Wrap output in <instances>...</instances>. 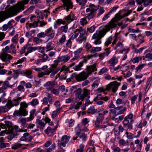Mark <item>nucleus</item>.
I'll list each match as a JSON object with an SVG mask.
<instances>
[{
	"label": "nucleus",
	"instance_id": "nucleus-10",
	"mask_svg": "<svg viewBox=\"0 0 152 152\" xmlns=\"http://www.w3.org/2000/svg\"><path fill=\"white\" fill-rule=\"evenodd\" d=\"M70 137V136H67L66 135L63 136L61 138V140L60 141V144L61 145L65 147L66 144L68 142Z\"/></svg>",
	"mask_w": 152,
	"mask_h": 152
},
{
	"label": "nucleus",
	"instance_id": "nucleus-18",
	"mask_svg": "<svg viewBox=\"0 0 152 152\" xmlns=\"http://www.w3.org/2000/svg\"><path fill=\"white\" fill-rule=\"evenodd\" d=\"M57 127L52 128L48 126L46 129L45 130V132L47 134H48L50 133H53L56 131Z\"/></svg>",
	"mask_w": 152,
	"mask_h": 152
},
{
	"label": "nucleus",
	"instance_id": "nucleus-33",
	"mask_svg": "<svg viewBox=\"0 0 152 152\" xmlns=\"http://www.w3.org/2000/svg\"><path fill=\"white\" fill-rule=\"evenodd\" d=\"M30 45V44L29 43L27 44L26 45L24 46L22 48V49L20 51V54H22L23 53H24L25 52V50L26 48H27L28 47V46H29Z\"/></svg>",
	"mask_w": 152,
	"mask_h": 152
},
{
	"label": "nucleus",
	"instance_id": "nucleus-30",
	"mask_svg": "<svg viewBox=\"0 0 152 152\" xmlns=\"http://www.w3.org/2000/svg\"><path fill=\"white\" fill-rule=\"evenodd\" d=\"M21 99L22 98L21 97H19L13 100L12 102L13 105L14 106L18 105L19 104V103L20 102V101Z\"/></svg>",
	"mask_w": 152,
	"mask_h": 152
},
{
	"label": "nucleus",
	"instance_id": "nucleus-32",
	"mask_svg": "<svg viewBox=\"0 0 152 152\" xmlns=\"http://www.w3.org/2000/svg\"><path fill=\"white\" fill-rule=\"evenodd\" d=\"M101 47H93L92 48V49L90 51V52L92 54H94L96 53V52L100 51L101 50Z\"/></svg>",
	"mask_w": 152,
	"mask_h": 152
},
{
	"label": "nucleus",
	"instance_id": "nucleus-42",
	"mask_svg": "<svg viewBox=\"0 0 152 152\" xmlns=\"http://www.w3.org/2000/svg\"><path fill=\"white\" fill-rule=\"evenodd\" d=\"M129 123V121L126 118V117H125L124 118V120L123 122V123L124 125V127L125 128H126L127 124Z\"/></svg>",
	"mask_w": 152,
	"mask_h": 152
},
{
	"label": "nucleus",
	"instance_id": "nucleus-13",
	"mask_svg": "<svg viewBox=\"0 0 152 152\" xmlns=\"http://www.w3.org/2000/svg\"><path fill=\"white\" fill-rule=\"evenodd\" d=\"M87 61V59L86 58H84L82 61L80 62L79 64L75 66L73 69L76 71L81 70V67L83 66L84 63H86Z\"/></svg>",
	"mask_w": 152,
	"mask_h": 152
},
{
	"label": "nucleus",
	"instance_id": "nucleus-38",
	"mask_svg": "<svg viewBox=\"0 0 152 152\" xmlns=\"http://www.w3.org/2000/svg\"><path fill=\"white\" fill-rule=\"evenodd\" d=\"M52 45V42H49L46 45V49H47L46 50V52L50 51L53 50V48L52 47L51 45Z\"/></svg>",
	"mask_w": 152,
	"mask_h": 152
},
{
	"label": "nucleus",
	"instance_id": "nucleus-48",
	"mask_svg": "<svg viewBox=\"0 0 152 152\" xmlns=\"http://www.w3.org/2000/svg\"><path fill=\"white\" fill-rule=\"evenodd\" d=\"M145 58H148V61H150L152 60V54L151 53H148L147 54Z\"/></svg>",
	"mask_w": 152,
	"mask_h": 152
},
{
	"label": "nucleus",
	"instance_id": "nucleus-60",
	"mask_svg": "<svg viewBox=\"0 0 152 152\" xmlns=\"http://www.w3.org/2000/svg\"><path fill=\"white\" fill-rule=\"evenodd\" d=\"M86 152H95V147L93 146V147L88 148L86 151Z\"/></svg>",
	"mask_w": 152,
	"mask_h": 152
},
{
	"label": "nucleus",
	"instance_id": "nucleus-34",
	"mask_svg": "<svg viewBox=\"0 0 152 152\" xmlns=\"http://www.w3.org/2000/svg\"><path fill=\"white\" fill-rule=\"evenodd\" d=\"M39 104L38 99H37L33 100L32 101L28 103V104L31 105L32 106H34Z\"/></svg>",
	"mask_w": 152,
	"mask_h": 152
},
{
	"label": "nucleus",
	"instance_id": "nucleus-55",
	"mask_svg": "<svg viewBox=\"0 0 152 152\" xmlns=\"http://www.w3.org/2000/svg\"><path fill=\"white\" fill-rule=\"evenodd\" d=\"M71 77L72 78H75L77 81H78V75H77L76 73H74L72 74L71 75Z\"/></svg>",
	"mask_w": 152,
	"mask_h": 152
},
{
	"label": "nucleus",
	"instance_id": "nucleus-7",
	"mask_svg": "<svg viewBox=\"0 0 152 152\" xmlns=\"http://www.w3.org/2000/svg\"><path fill=\"white\" fill-rule=\"evenodd\" d=\"M120 83H118L115 81L110 83L107 85L106 89L107 90H109L110 89H112V91L113 92H115L118 88V87L120 85Z\"/></svg>",
	"mask_w": 152,
	"mask_h": 152
},
{
	"label": "nucleus",
	"instance_id": "nucleus-3",
	"mask_svg": "<svg viewBox=\"0 0 152 152\" xmlns=\"http://www.w3.org/2000/svg\"><path fill=\"white\" fill-rule=\"evenodd\" d=\"M76 17H75L74 14L71 12L69 15L65 17L63 20L61 19H58L56 22L57 24L58 25H60L61 24H68L74 20H76Z\"/></svg>",
	"mask_w": 152,
	"mask_h": 152
},
{
	"label": "nucleus",
	"instance_id": "nucleus-53",
	"mask_svg": "<svg viewBox=\"0 0 152 152\" xmlns=\"http://www.w3.org/2000/svg\"><path fill=\"white\" fill-rule=\"evenodd\" d=\"M45 36H47V35H46V34L43 32H42L40 33H39L37 34V37L39 38L44 37Z\"/></svg>",
	"mask_w": 152,
	"mask_h": 152
},
{
	"label": "nucleus",
	"instance_id": "nucleus-9",
	"mask_svg": "<svg viewBox=\"0 0 152 152\" xmlns=\"http://www.w3.org/2000/svg\"><path fill=\"white\" fill-rule=\"evenodd\" d=\"M62 1L64 7H66V10L67 12L70 9L72 8V4L70 0H62Z\"/></svg>",
	"mask_w": 152,
	"mask_h": 152
},
{
	"label": "nucleus",
	"instance_id": "nucleus-5",
	"mask_svg": "<svg viewBox=\"0 0 152 152\" xmlns=\"http://www.w3.org/2000/svg\"><path fill=\"white\" fill-rule=\"evenodd\" d=\"M13 9V8L11 7L9 8V10L7 12H5L4 11L0 12V23L3 21L5 19L13 16L12 13L11 12Z\"/></svg>",
	"mask_w": 152,
	"mask_h": 152
},
{
	"label": "nucleus",
	"instance_id": "nucleus-16",
	"mask_svg": "<svg viewBox=\"0 0 152 152\" xmlns=\"http://www.w3.org/2000/svg\"><path fill=\"white\" fill-rule=\"evenodd\" d=\"M117 21L116 19L114 18L112 19L111 21L108 23V26L110 28L115 27L116 26Z\"/></svg>",
	"mask_w": 152,
	"mask_h": 152
},
{
	"label": "nucleus",
	"instance_id": "nucleus-50",
	"mask_svg": "<svg viewBox=\"0 0 152 152\" xmlns=\"http://www.w3.org/2000/svg\"><path fill=\"white\" fill-rule=\"evenodd\" d=\"M126 134L127 135V137L129 139H133L134 137V134L131 133L126 132Z\"/></svg>",
	"mask_w": 152,
	"mask_h": 152
},
{
	"label": "nucleus",
	"instance_id": "nucleus-62",
	"mask_svg": "<svg viewBox=\"0 0 152 152\" xmlns=\"http://www.w3.org/2000/svg\"><path fill=\"white\" fill-rule=\"evenodd\" d=\"M66 76L65 73L64 72L63 74L61 75L59 77V80H65L66 79Z\"/></svg>",
	"mask_w": 152,
	"mask_h": 152
},
{
	"label": "nucleus",
	"instance_id": "nucleus-43",
	"mask_svg": "<svg viewBox=\"0 0 152 152\" xmlns=\"http://www.w3.org/2000/svg\"><path fill=\"white\" fill-rule=\"evenodd\" d=\"M26 60V57H23L21 59H19L17 61L16 63L14 64H15L16 65L18 64H20L23 62V61H25Z\"/></svg>",
	"mask_w": 152,
	"mask_h": 152
},
{
	"label": "nucleus",
	"instance_id": "nucleus-15",
	"mask_svg": "<svg viewBox=\"0 0 152 152\" xmlns=\"http://www.w3.org/2000/svg\"><path fill=\"white\" fill-rule=\"evenodd\" d=\"M54 85V82L48 81L44 84V86L47 87L46 89L48 91H50L53 88Z\"/></svg>",
	"mask_w": 152,
	"mask_h": 152
},
{
	"label": "nucleus",
	"instance_id": "nucleus-19",
	"mask_svg": "<svg viewBox=\"0 0 152 152\" xmlns=\"http://www.w3.org/2000/svg\"><path fill=\"white\" fill-rule=\"evenodd\" d=\"M20 141H18V142L16 143L15 144H13L12 145V149L16 150L19 148L21 147L23 145H26L28 146V145H25L24 144H21L19 143Z\"/></svg>",
	"mask_w": 152,
	"mask_h": 152
},
{
	"label": "nucleus",
	"instance_id": "nucleus-12",
	"mask_svg": "<svg viewBox=\"0 0 152 152\" xmlns=\"http://www.w3.org/2000/svg\"><path fill=\"white\" fill-rule=\"evenodd\" d=\"M88 75V74L84 71L79 73L78 74V81L84 80L87 79Z\"/></svg>",
	"mask_w": 152,
	"mask_h": 152
},
{
	"label": "nucleus",
	"instance_id": "nucleus-51",
	"mask_svg": "<svg viewBox=\"0 0 152 152\" xmlns=\"http://www.w3.org/2000/svg\"><path fill=\"white\" fill-rule=\"evenodd\" d=\"M18 34H16L12 39V41L14 43H16L18 41Z\"/></svg>",
	"mask_w": 152,
	"mask_h": 152
},
{
	"label": "nucleus",
	"instance_id": "nucleus-61",
	"mask_svg": "<svg viewBox=\"0 0 152 152\" xmlns=\"http://www.w3.org/2000/svg\"><path fill=\"white\" fill-rule=\"evenodd\" d=\"M18 121H20L23 125L25 124L26 122V118H20L18 119Z\"/></svg>",
	"mask_w": 152,
	"mask_h": 152
},
{
	"label": "nucleus",
	"instance_id": "nucleus-20",
	"mask_svg": "<svg viewBox=\"0 0 152 152\" xmlns=\"http://www.w3.org/2000/svg\"><path fill=\"white\" fill-rule=\"evenodd\" d=\"M97 10V9H93L91 12L87 14L88 16L86 17L87 18L90 20L93 18L96 14V12Z\"/></svg>",
	"mask_w": 152,
	"mask_h": 152
},
{
	"label": "nucleus",
	"instance_id": "nucleus-37",
	"mask_svg": "<svg viewBox=\"0 0 152 152\" xmlns=\"http://www.w3.org/2000/svg\"><path fill=\"white\" fill-rule=\"evenodd\" d=\"M29 105V104H28V103L27 104L26 102H21L20 103V108L26 109V108L28 107V105Z\"/></svg>",
	"mask_w": 152,
	"mask_h": 152
},
{
	"label": "nucleus",
	"instance_id": "nucleus-22",
	"mask_svg": "<svg viewBox=\"0 0 152 152\" xmlns=\"http://www.w3.org/2000/svg\"><path fill=\"white\" fill-rule=\"evenodd\" d=\"M90 91L87 89L84 88L83 94V100L85 97H86L88 99H89L90 97Z\"/></svg>",
	"mask_w": 152,
	"mask_h": 152
},
{
	"label": "nucleus",
	"instance_id": "nucleus-49",
	"mask_svg": "<svg viewBox=\"0 0 152 152\" xmlns=\"http://www.w3.org/2000/svg\"><path fill=\"white\" fill-rule=\"evenodd\" d=\"M19 7L20 10H24V5L27 4H25V2L22 1L19 2Z\"/></svg>",
	"mask_w": 152,
	"mask_h": 152
},
{
	"label": "nucleus",
	"instance_id": "nucleus-59",
	"mask_svg": "<svg viewBox=\"0 0 152 152\" xmlns=\"http://www.w3.org/2000/svg\"><path fill=\"white\" fill-rule=\"evenodd\" d=\"M112 38L109 37L107 39V41L105 42V45L107 46L110 44L111 43V41L112 40Z\"/></svg>",
	"mask_w": 152,
	"mask_h": 152
},
{
	"label": "nucleus",
	"instance_id": "nucleus-29",
	"mask_svg": "<svg viewBox=\"0 0 152 152\" xmlns=\"http://www.w3.org/2000/svg\"><path fill=\"white\" fill-rule=\"evenodd\" d=\"M97 110H96L94 106H91L87 110V113L89 114H94L96 111Z\"/></svg>",
	"mask_w": 152,
	"mask_h": 152
},
{
	"label": "nucleus",
	"instance_id": "nucleus-41",
	"mask_svg": "<svg viewBox=\"0 0 152 152\" xmlns=\"http://www.w3.org/2000/svg\"><path fill=\"white\" fill-rule=\"evenodd\" d=\"M142 3H143L144 6L146 7L151 4V1L150 0H142Z\"/></svg>",
	"mask_w": 152,
	"mask_h": 152
},
{
	"label": "nucleus",
	"instance_id": "nucleus-2",
	"mask_svg": "<svg viewBox=\"0 0 152 152\" xmlns=\"http://www.w3.org/2000/svg\"><path fill=\"white\" fill-rule=\"evenodd\" d=\"M18 127L15 125L13 128L8 129L7 131H6V133H9V135L8 136V139L9 140H12L16 136L19 135V132H26L27 129H21L18 130Z\"/></svg>",
	"mask_w": 152,
	"mask_h": 152
},
{
	"label": "nucleus",
	"instance_id": "nucleus-26",
	"mask_svg": "<svg viewBox=\"0 0 152 152\" xmlns=\"http://www.w3.org/2000/svg\"><path fill=\"white\" fill-rule=\"evenodd\" d=\"M29 136V133H25L23 134V136L20 138L19 140L20 141H27L28 140V137Z\"/></svg>",
	"mask_w": 152,
	"mask_h": 152
},
{
	"label": "nucleus",
	"instance_id": "nucleus-52",
	"mask_svg": "<svg viewBox=\"0 0 152 152\" xmlns=\"http://www.w3.org/2000/svg\"><path fill=\"white\" fill-rule=\"evenodd\" d=\"M137 97V95H135L132 97H131V101L132 104H134L135 103V101Z\"/></svg>",
	"mask_w": 152,
	"mask_h": 152
},
{
	"label": "nucleus",
	"instance_id": "nucleus-58",
	"mask_svg": "<svg viewBox=\"0 0 152 152\" xmlns=\"http://www.w3.org/2000/svg\"><path fill=\"white\" fill-rule=\"evenodd\" d=\"M47 98L48 99L49 103L50 104H51L52 103V98L51 96H50V95L49 93H48V94L47 95Z\"/></svg>",
	"mask_w": 152,
	"mask_h": 152
},
{
	"label": "nucleus",
	"instance_id": "nucleus-8",
	"mask_svg": "<svg viewBox=\"0 0 152 152\" xmlns=\"http://www.w3.org/2000/svg\"><path fill=\"white\" fill-rule=\"evenodd\" d=\"M12 58V56L7 53H3L0 55V58L3 61L7 63L10 62V60Z\"/></svg>",
	"mask_w": 152,
	"mask_h": 152
},
{
	"label": "nucleus",
	"instance_id": "nucleus-64",
	"mask_svg": "<svg viewBox=\"0 0 152 152\" xmlns=\"http://www.w3.org/2000/svg\"><path fill=\"white\" fill-rule=\"evenodd\" d=\"M107 71V69L105 67H104L102 68L99 72V75H102L103 74L106 72Z\"/></svg>",
	"mask_w": 152,
	"mask_h": 152
},
{
	"label": "nucleus",
	"instance_id": "nucleus-45",
	"mask_svg": "<svg viewBox=\"0 0 152 152\" xmlns=\"http://www.w3.org/2000/svg\"><path fill=\"white\" fill-rule=\"evenodd\" d=\"M66 39V37L65 35H63L59 40V42L61 43V45H62L65 42Z\"/></svg>",
	"mask_w": 152,
	"mask_h": 152
},
{
	"label": "nucleus",
	"instance_id": "nucleus-46",
	"mask_svg": "<svg viewBox=\"0 0 152 152\" xmlns=\"http://www.w3.org/2000/svg\"><path fill=\"white\" fill-rule=\"evenodd\" d=\"M95 26L94 25L89 28H87V30L90 33H92L95 30Z\"/></svg>",
	"mask_w": 152,
	"mask_h": 152
},
{
	"label": "nucleus",
	"instance_id": "nucleus-35",
	"mask_svg": "<svg viewBox=\"0 0 152 152\" xmlns=\"http://www.w3.org/2000/svg\"><path fill=\"white\" fill-rule=\"evenodd\" d=\"M27 51L28 53H30L32 52L33 51H34L38 49V48L37 47H30L29 48H27Z\"/></svg>",
	"mask_w": 152,
	"mask_h": 152
},
{
	"label": "nucleus",
	"instance_id": "nucleus-57",
	"mask_svg": "<svg viewBox=\"0 0 152 152\" xmlns=\"http://www.w3.org/2000/svg\"><path fill=\"white\" fill-rule=\"evenodd\" d=\"M38 37H34L33 39V41L37 43H39L42 41V40L39 39Z\"/></svg>",
	"mask_w": 152,
	"mask_h": 152
},
{
	"label": "nucleus",
	"instance_id": "nucleus-44",
	"mask_svg": "<svg viewBox=\"0 0 152 152\" xmlns=\"http://www.w3.org/2000/svg\"><path fill=\"white\" fill-rule=\"evenodd\" d=\"M144 64H142L139 65L136 68V72H139L141 69H142L144 66Z\"/></svg>",
	"mask_w": 152,
	"mask_h": 152
},
{
	"label": "nucleus",
	"instance_id": "nucleus-28",
	"mask_svg": "<svg viewBox=\"0 0 152 152\" xmlns=\"http://www.w3.org/2000/svg\"><path fill=\"white\" fill-rule=\"evenodd\" d=\"M37 124L39 125V126H38L37 128L40 129H43L45 126V124L41 120H38L37 121Z\"/></svg>",
	"mask_w": 152,
	"mask_h": 152
},
{
	"label": "nucleus",
	"instance_id": "nucleus-54",
	"mask_svg": "<svg viewBox=\"0 0 152 152\" xmlns=\"http://www.w3.org/2000/svg\"><path fill=\"white\" fill-rule=\"evenodd\" d=\"M89 120L87 118H85L82 120V124L83 125L87 124L89 122Z\"/></svg>",
	"mask_w": 152,
	"mask_h": 152
},
{
	"label": "nucleus",
	"instance_id": "nucleus-24",
	"mask_svg": "<svg viewBox=\"0 0 152 152\" xmlns=\"http://www.w3.org/2000/svg\"><path fill=\"white\" fill-rule=\"evenodd\" d=\"M20 116H25L28 115V112L26 109L20 108Z\"/></svg>",
	"mask_w": 152,
	"mask_h": 152
},
{
	"label": "nucleus",
	"instance_id": "nucleus-39",
	"mask_svg": "<svg viewBox=\"0 0 152 152\" xmlns=\"http://www.w3.org/2000/svg\"><path fill=\"white\" fill-rule=\"evenodd\" d=\"M5 106L9 109H10L13 106L12 104V101L11 100H8V102L6 104Z\"/></svg>",
	"mask_w": 152,
	"mask_h": 152
},
{
	"label": "nucleus",
	"instance_id": "nucleus-4",
	"mask_svg": "<svg viewBox=\"0 0 152 152\" xmlns=\"http://www.w3.org/2000/svg\"><path fill=\"white\" fill-rule=\"evenodd\" d=\"M105 34L106 32L104 31H96V33L94 34L92 37V39H96L94 42V43L95 45L100 44L101 43V39Z\"/></svg>",
	"mask_w": 152,
	"mask_h": 152
},
{
	"label": "nucleus",
	"instance_id": "nucleus-11",
	"mask_svg": "<svg viewBox=\"0 0 152 152\" xmlns=\"http://www.w3.org/2000/svg\"><path fill=\"white\" fill-rule=\"evenodd\" d=\"M96 120L95 122V126L96 128H98L100 127L99 124L104 119V117L99 113L98 115L96 116Z\"/></svg>",
	"mask_w": 152,
	"mask_h": 152
},
{
	"label": "nucleus",
	"instance_id": "nucleus-17",
	"mask_svg": "<svg viewBox=\"0 0 152 152\" xmlns=\"http://www.w3.org/2000/svg\"><path fill=\"white\" fill-rule=\"evenodd\" d=\"M82 92V89L80 88L78 89L75 90L74 92H76V94L78 98L81 101L83 100V95L81 93Z\"/></svg>",
	"mask_w": 152,
	"mask_h": 152
},
{
	"label": "nucleus",
	"instance_id": "nucleus-56",
	"mask_svg": "<svg viewBox=\"0 0 152 152\" xmlns=\"http://www.w3.org/2000/svg\"><path fill=\"white\" fill-rule=\"evenodd\" d=\"M2 50L4 52H5L6 53H10L11 52V51L9 47L7 46L4 49H2Z\"/></svg>",
	"mask_w": 152,
	"mask_h": 152
},
{
	"label": "nucleus",
	"instance_id": "nucleus-14",
	"mask_svg": "<svg viewBox=\"0 0 152 152\" xmlns=\"http://www.w3.org/2000/svg\"><path fill=\"white\" fill-rule=\"evenodd\" d=\"M96 65L95 64H93L89 66H87V72L88 75L91 74L92 72L95 70H97L96 69Z\"/></svg>",
	"mask_w": 152,
	"mask_h": 152
},
{
	"label": "nucleus",
	"instance_id": "nucleus-47",
	"mask_svg": "<svg viewBox=\"0 0 152 152\" xmlns=\"http://www.w3.org/2000/svg\"><path fill=\"white\" fill-rule=\"evenodd\" d=\"M128 31L129 32L138 33L140 32V30L138 28L135 30L132 28H129L128 29Z\"/></svg>",
	"mask_w": 152,
	"mask_h": 152
},
{
	"label": "nucleus",
	"instance_id": "nucleus-21",
	"mask_svg": "<svg viewBox=\"0 0 152 152\" xmlns=\"http://www.w3.org/2000/svg\"><path fill=\"white\" fill-rule=\"evenodd\" d=\"M118 62V59L115 57L111 58L108 61V63L110 65L114 66V65L116 64Z\"/></svg>",
	"mask_w": 152,
	"mask_h": 152
},
{
	"label": "nucleus",
	"instance_id": "nucleus-23",
	"mask_svg": "<svg viewBox=\"0 0 152 152\" xmlns=\"http://www.w3.org/2000/svg\"><path fill=\"white\" fill-rule=\"evenodd\" d=\"M70 57L67 55L61 57H58V60L61 61H64L66 62L70 59Z\"/></svg>",
	"mask_w": 152,
	"mask_h": 152
},
{
	"label": "nucleus",
	"instance_id": "nucleus-25",
	"mask_svg": "<svg viewBox=\"0 0 152 152\" xmlns=\"http://www.w3.org/2000/svg\"><path fill=\"white\" fill-rule=\"evenodd\" d=\"M13 85H10L9 82L7 81H6L3 83L2 86V88L4 90H5L8 87L11 88L13 86Z\"/></svg>",
	"mask_w": 152,
	"mask_h": 152
},
{
	"label": "nucleus",
	"instance_id": "nucleus-1",
	"mask_svg": "<svg viewBox=\"0 0 152 152\" xmlns=\"http://www.w3.org/2000/svg\"><path fill=\"white\" fill-rule=\"evenodd\" d=\"M60 69L57 67L56 64H53L51 65V66L45 70L43 72H40L37 74L38 77L39 78L43 77L45 75H50V77L52 78L55 76L60 70Z\"/></svg>",
	"mask_w": 152,
	"mask_h": 152
},
{
	"label": "nucleus",
	"instance_id": "nucleus-6",
	"mask_svg": "<svg viewBox=\"0 0 152 152\" xmlns=\"http://www.w3.org/2000/svg\"><path fill=\"white\" fill-rule=\"evenodd\" d=\"M126 110V108H123L122 106H120L115 108L113 109H110V111L114 115L116 116L118 115L123 114Z\"/></svg>",
	"mask_w": 152,
	"mask_h": 152
},
{
	"label": "nucleus",
	"instance_id": "nucleus-27",
	"mask_svg": "<svg viewBox=\"0 0 152 152\" xmlns=\"http://www.w3.org/2000/svg\"><path fill=\"white\" fill-rule=\"evenodd\" d=\"M67 24H66L65 25L61 26L58 28L61 32H64L65 33L67 32L68 29Z\"/></svg>",
	"mask_w": 152,
	"mask_h": 152
},
{
	"label": "nucleus",
	"instance_id": "nucleus-31",
	"mask_svg": "<svg viewBox=\"0 0 152 152\" xmlns=\"http://www.w3.org/2000/svg\"><path fill=\"white\" fill-rule=\"evenodd\" d=\"M24 75L28 78H31L32 77V72L31 71L27 70L24 72Z\"/></svg>",
	"mask_w": 152,
	"mask_h": 152
},
{
	"label": "nucleus",
	"instance_id": "nucleus-63",
	"mask_svg": "<svg viewBox=\"0 0 152 152\" xmlns=\"http://www.w3.org/2000/svg\"><path fill=\"white\" fill-rule=\"evenodd\" d=\"M48 58V56L45 53H44L42 56V58L41 59L42 60L43 62H44L47 60Z\"/></svg>",
	"mask_w": 152,
	"mask_h": 152
},
{
	"label": "nucleus",
	"instance_id": "nucleus-36",
	"mask_svg": "<svg viewBox=\"0 0 152 152\" xmlns=\"http://www.w3.org/2000/svg\"><path fill=\"white\" fill-rule=\"evenodd\" d=\"M142 59V58L141 56L136 57L134 58L132 61L133 64L136 63H137L139 62V61L141 60Z\"/></svg>",
	"mask_w": 152,
	"mask_h": 152
},
{
	"label": "nucleus",
	"instance_id": "nucleus-40",
	"mask_svg": "<svg viewBox=\"0 0 152 152\" xmlns=\"http://www.w3.org/2000/svg\"><path fill=\"white\" fill-rule=\"evenodd\" d=\"M4 123L6 126L8 127L9 128H12V122L8 121H4Z\"/></svg>",
	"mask_w": 152,
	"mask_h": 152
}]
</instances>
